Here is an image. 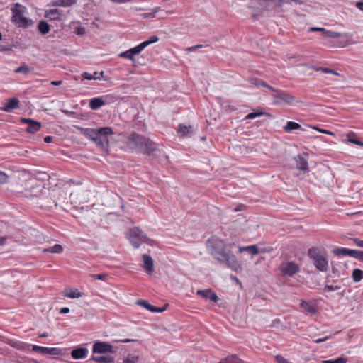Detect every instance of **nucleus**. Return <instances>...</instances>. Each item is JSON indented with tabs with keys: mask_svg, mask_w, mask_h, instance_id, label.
Returning a JSON list of instances; mask_svg holds the SVG:
<instances>
[{
	"mask_svg": "<svg viewBox=\"0 0 363 363\" xmlns=\"http://www.w3.org/2000/svg\"><path fill=\"white\" fill-rule=\"evenodd\" d=\"M211 255L220 264H225L232 270L238 272L242 266L233 254L225 252V245L222 240L212 238L208 240Z\"/></svg>",
	"mask_w": 363,
	"mask_h": 363,
	"instance_id": "obj_1",
	"label": "nucleus"
},
{
	"mask_svg": "<svg viewBox=\"0 0 363 363\" xmlns=\"http://www.w3.org/2000/svg\"><path fill=\"white\" fill-rule=\"evenodd\" d=\"M295 2L298 4H303V0H252L249 4V8L254 15L262 16L265 11H275L281 9L284 4Z\"/></svg>",
	"mask_w": 363,
	"mask_h": 363,
	"instance_id": "obj_2",
	"label": "nucleus"
},
{
	"mask_svg": "<svg viewBox=\"0 0 363 363\" xmlns=\"http://www.w3.org/2000/svg\"><path fill=\"white\" fill-rule=\"evenodd\" d=\"M80 133L94 141L99 147L105 150L109 146L108 135L114 133L111 127H103L97 129L90 128H78Z\"/></svg>",
	"mask_w": 363,
	"mask_h": 363,
	"instance_id": "obj_3",
	"label": "nucleus"
},
{
	"mask_svg": "<svg viewBox=\"0 0 363 363\" xmlns=\"http://www.w3.org/2000/svg\"><path fill=\"white\" fill-rule=\"evenodd\" d=\"M308 257L313 262L317 270L326 272L329 269L328 260L326 252L317 247H311L307 252Z\"/></svg>",
	"mask_w": 363,
	"mask_h": 363,
	"instance_id": "obj_4",
	"label": "nucleus"
},
{
	"mask_svg": "<svg viewBox=\"0 0 363 363\" xmlns=\"http://www.w3.org/2000/svg\"><path fill=\"white\" fill-rule=\"evenodd\" d=\"M26 11V8L19 3L15 4L14 6L11 8L12 21L18 27L26 28L33 23L32 20L28 19L23 16Z\"/></svg>",
	"mask_w": 363,
	"mask_h": 363,
	"instance_id": "obj_5",
	"label": "nucleus"
},
{
	"mask_svg": "<svg viewBox=\"0 0 363 363\" xmlns=\"http://www.w3.org/2000/svg\"><path fill=\"white\" fill-rule=\"evenodd\" d=\"M272 96L274 105L291 104L295 101L294 96L280 89Z\"/></svg>",
	"mask_w": 363,
	"mask_h": 363,
	"instance_id": "obj_6",
	"label": "nucleus"
},
{
	"mask_svg": "<svg viewBox=\"0 0 363 363\" xmlns=\"http://www.w3.org/2000/svg\"><path fill=\"white\" fill-rule=\"evenodd\" d=\"M130 240L135 248H138L143 242H147V237L138 228L130 230Z\"/></svg>",
	"mask_w": 363,
	"mask_h": 363,
	"instance_id": "obj_7",
	"label": "nucleus"
},
{
	"mask_svg": "<svg viewBox=\"0 0 363 363\" xmlns=\"http://www.w3.org/2000/svg\"><path fill=\"white\" fill-rule=\"evenodd\" d=\"M94 354H113L116 352V348L107 342L96 341L92 347Z\"/></svg>",
	"mask_w": 363,
	"mask_h": 363,
	"instance_id": "obj_8",
	"label": "nucleus"
},
{
	"mask_svg": "<svg viewBox=\"0 0 363 363\" xmlns=\"http://www.w3.org/2000/svg\"><path fill=\"white\" fill-rule=\"evenodd\" d=\"M32 350L33 352L40 353L42 354H47L51 356H62L63 355V350L57 347H45L35 345H33Z\"/></svg>",
	"mask_w": 363,
	"mask_h": 363,
	"instance_id": "obj_9",
	"label": "nucleus"
},
{
	"mask_svg": "<svg viewBox=\"0 0 363 363\" xmlns=\"http://www.w3.org/2000/svg\"><path fill=\"white\" fill-rule=\"evenodd\" d=\"M138 150L147 155H150L157 150V145L150 138L145 137V142H143Z\"/></svg>",
	"mask_w": 363,
	"mask_h": 363,
	"instance_id": "obj_10",
	"label": "nucleus"
},
{
	"mask_svg": "<svg viewBox=\"0 0 363 363\" xmlns=\"http://www.w3.org/2000/svg\"><path fill=\"white\" fill-rule=\"evenodd\" d=\"M143 142H145V136L136 133H133L127 138V145L131 149L138 150Z\"/></svg>",
	"mask_w": 363,
	"mask_h": 363,
	"instance_id": "obj_11",
	"label": "nucleus"
},
{
	"mask_svg": "<svg viewBox=\"0 0 363 363\" xmlns=\"http://www.w3.org/2000/svg\"><path fill=\"white\" fill-rule=\"evenodd\" d=\"M300 267L298 264L294 262H287L281 268V274L286 277H292L298 273Z\"/></svg>",
	"mask_w": 363,
	"mask_h": 363,
	"instance_id": "obj_12",
	"label": "nucleus"
},
{
	"mask_svg": "<svg viewBox=\"0 0 363 363\" xmlns=\"http://www.w3.org/2000/svg\"><path fill=\"white\" fill-rule=\"evenodd\" d=\"M307 156L308 155L306 154H299L294 158L296 162V168L303 172L304 173L309 171Z\"/></svg>",
	"mask_w": 363,
	"mask_h": 363,
	"instance_id": "obj_13",
	"label": "nucleus"
},
{
	"mask_svg": "<svg viewBox=\"0 0 363 363\" xmlns=\"http://www.w3.org/2000/svg\"><path fill=\"white\" fill-rule=\"evenodd\" d=\"M21 121L22 123L28 124V127L26 128V130L30 133H35L42 127V124L40 122L35 121L30 118H22Z\"/></svg>",
	"mask_w": 363,
	"mask_h": 363,
	"instance_id": "obj_14",
	"label": "nucleus"
},
{
	"mask_svg": "<svg viewBox=\"0 0 363 363\" xmlns=\"http://www.w3.org/2000/svg\"><path fill=\"white\" fill-rule=\"evenodd\" d=\"M333 253L336 256H349L354 257L357 253V250H351L345 247H336L333 250Z\"/></svg>",
	"mask_w": 363,
	"mask_h": 363,
	"instance_id": "obj_15",
	"label": "nucleus"
},
{
	"mask_svg": "<svg viewBox=\"0 0 363 363\" xmlns=\"http://www.w3.org/2000/svg\"><path fill=\"white\" fill-rule=\"evenodd\" d=\"M196 294L197 295H199L206 299H209L213 302H217L218 300L217 294L211 289L206 290H199L197 291Z\"/></svg>",
	"mask_w": 363,
	"mask_h": 363,
	"instance_id": "obj_16",
	"label": "nucleus"
},
{
	"mask_svg": "<svg viewBox=\"0 0 363 363\" xmlns=\"http://www.w3.org/2000/svg\"><path fill=\"white\" fill-rule=\"evenodd\" d=\"M145 271L148 274H152L154 271V262L152 258L148 255H143Z\"/></svg>",
	"mask_w": 363,
	"mask_h": 363,
	"instance_id": "obj_17",
	"label": "nucleus"
},
{
	"mask_svg": "<svg viewBox=\"0 0 363 363\" xmlns=\"http://www.w3.org/2000/svg\"><path fill=\"white\" fill-rule=\"evenodd\" d=\"M88 354V350L85 347H77L71 352V356L74 359H80L86 357Z\"/></svg>",
	"mask_w": 363,
	"mask_h": 363,
	"instance_id": "obj_18",
	"label": "nucleus"
},
{
	"mask_svg": "<svg viewBox=\"0 0 363 363\" xmlns=\"http://www.w3.org/2000/svg\"><path fill=\"white\" fill-rule=\"evenodd\" d=\"M115 358L110 355L106 356H92L88 361L89 363L91 361H94L97 363H113Z\"/></svg>",
	"mask_w": 363,
	"mask_h": 363,
	"instance_id": "obj_19",
	"label": "nucleus"
},
{
	"mask_svg": "<svg viewBox=\"0 0 363 363\" xmlns=\"http://www.w3.org/2000/svg\"><path fill=\"white\" fill-rule=\"evenodd\" d=\"M106 104V101L101 97H95L89 100V107L91 110H97Z\"/></svg>",
	"mask_w": 363,
	"mask_h": 363,
	"instance_id": "obj_20",
	"label": "nucleus"
},
{
	"mask_svg": "<svg viewBox=\"0 0 363 363\" xmlns=\"http://www.w3.org/2000/svg\"><path fill=\"white\" fill-rule=\"evenodd\" d=\"M238 252L240 253H242L244 252H247L249 254H250L252 256L256 255L259 252L257 246L255 245L245 246V247H240Z\"/></svg>",
	"mask_w": 363,
	"mask_h": 363,
	"instance_id": "obj_21",
	"label": "nucleus"
},
{
	"mask_svg": "<svg viewBox=\"0 0 363 363\" xmlns=\"http://www.w3.org/2000/svg\"><path fill=\"white\" fill-rule=\"evenodd\" d=\"M19 100L17 98L9 99L8 103L4 107V110L10 112L18 106Z\"/></svg>",
	"mask_w": 363,
	"mask_h": 363,
	"instance_id": "obj_22",
	"label": "nucleus"
},
{
	"mask_svg": "<svg viewBox=\"0 0 363 363\" xmlns=\"http://www.w3.org/2000/svg\"><path fill=\"white\" fill-rule=\"evenodd\" d=\"M218 363H245L235 354L229 355L220 359Z\"/></svg>",
	"mask_w": 363,
	"mask_h": 363,
	"instance_id": "obj_23",
	"label": "nucleus"
},
{
	"mask_svg": "<svg viewBox=\"0 0 363 363\" xmlns=\"http://www.w3.org/2000/svg\"><path fill=\"white\" fill-rule=\"evenodd\" d=\"M60 11L56 9H53L47 11L45 13V17L49 18L50 20H57L60 18Z\"/></svg>",
	"mask_w": 363,
	"mask_h": 363,
	"instance_id": "obj_24",
	"label": "nucleus"
},
{
	"mask_svg": "<svg viewBox=\"0 0 363 363\" xmlns=\"http://www.w3.org/2000/svg\"><path fill=\"white\" fill-rule=\"evenodd\" d=\"M77 3V0H56L52 2V5L55 6H71Z\"/></svg>",
	"mask_w": 363,
	"mask_h": 363,
	"instance_id": "obj_25",
	"label": "nucleus"
},
{
	"mask_svg": "<svg viewBox=\"0 0 363 363\" xmlns=\"http://www.w3.org/2000/svg\"><path fill=\"white\" fill-rule=\"evenodd\" d=\"M301 306L305 311H306L307 312H308L311 314H315L318 311L316 307L314 305H313L312 303H311L308 301H302V302L301 303Z\"/></svg>",
	"mask_w": 363,
	"mask_h": 363,
	"instance_id": "obj_26",
	"label": "nucleus"
},
{
	"mask_svg": "<svg viewBox=\"0 0 363 363\" xmlns=\"http://www.w3.org/2000/svg\"><path fill=\"white\" fill-rule=\"evenodd\" d=\"M38 29L41 34L45 35L49 33L50 26L46 21L42 20L38 23Z\"/></svg>",
	"mask_w": 363,
	"mask_h": 363,
	"instance_id": "obj_27",
	"label": "nucleus"
},
{
	"mask_svg": "<svg viewBox=\"0 0 363 363\" xmlns=\"http://www.w3.org/2000/svg\"><path fill=\"white\" fill-rule=\"evenodd\" d=\"M347 140L348 142L363 147V142L359 140L357 136L353 132H350L347 135Z\"/></svg>",
	"mask_w": 363,
	"mask_h": 363,
	"instance_id": "obj_28",
	"label": "nucleus"
},
{
	"mask_svg": "<svg viewBox=\"0 0 363 363\" xmlns=\"http://www.w3.org/2000/svg\"><path fill=\"white\" fill-rule=\"evenodd\" d=\"M192 131V126H186L184 124H179L178 126L177 132L182 136L186 137L189 135V133Z\"/></svg>",
	"mask_w": 363,
	"mask_h": 363,
	"instance_id": "obj_29",
	"label": "nucleus"
},
{
	"mask_svg": "<svg viewBox=\"0 0 363 363\" xmlns=\"http://www.w3.org/2000/svg\"><path fill=\"white\" fill-rule=\"evenodd\" d=\"M301 125L294 121L287 122L286 125L284 127L286 132L290 133L292 130H298L301 128Z\"/></svg>",
	"mask_w": 363,
	"mask_h": 363,
	"instance_id": "obj_30",
	"label": "nucleus"
},
{
	"mask_svg": "<svg viewBox=\"0 0 363 363\" xmlns=\"http://www.w3.org/2000/svg\"><path fill=\"white\" fill-rule=\"evenodd\" d=\"M63 251V247L61 245L55 244L52 247H50L43 250V252H50V253H61Z\"/></svg>",
	"mask_w": 363,
	"mask_h": 363,
	"instance_id": "obj_31",
	"label": "nucleus"
},
{
	"mask_svg": "<svg viewBox=\"0 0 363 363\" xmlns=\"http://www.w3.org/2000/svg\"><path fill=\"white\" fill-rule=\"evenodd\" d=\"M14 72L15 73L27 75L30 72V69L25 62H23L19 67L15 69Z\"/></svg>",
	"mask_w": 363,
	"mask_h": 363,
	"instance_id": "obj_32",
	"label": "nucleus"
},
{
	"mask_svg": "<svg viewBox=\"0 0 363 363\" xmlns=\"http://www.w3.org/2000/svg\"><path fill=\"white\" fill-rule=\"evenodd\" d=\"M352 277L354 282H359L363 279V271L359 269H354Z\"/></svg>",
	"mask_w": 363,
	"mask_h": 363,
	"instance_id": "obj_33",
	"label": "nucleus"
},
{
	"mask_svg": "<svg viewBox=\"0 0 363 363\" xmlns=\"http://www.w3.org/2000/svg\"><path fill=\"white\" fill-rule=\"evenodd\" d=\"M250 83L257 87L267 86V82L261 79L252 78L250 79Z\"/></svg>",
	"mask_w": 363,
	"mask_h": 363,
	"instance_id": "obj_34",
	"label": "nucleus"
},
{
	"mask_svg": "<svg viewBox=\"0 0 363 363\" xmlns=\"http://www.w3.org/2000/svg\"><path fill=\"white\" fill-rule=\"evenodd\" d=\"M145 48V44H143V43H141L138 45L129 49V50L132 56L134 57V55L139 54Z\"/></svg>",
	"mask_w": 363,
	"mask_h": 363,
	"instance_id": "obj_35",
	"label": "nucleus"
},
{
	"mask_svg": "<svg viewBox=\"0 0 363 363\" xmlns=\"http://www.w3.org/2000/svg\"><path fill=\"white\" fill-rule=\"evenodd\" d=\"M344 35H347V34L341 33H338V32H334V31L328 30L324 35L325 37L330 38H340V37H342Z\"/></svg>",
	"mask_w": 363,
	"mask_h": 363,
	"instance_id": "obj_36",
	"label": "nucleus"
},
{
	"mask_svg": "<svg viewBox=\"0 0 363 363\" xmlns=\"http://www.w3.org/2000/svg\"><path fill=\"white\" fill-rule=\"evenodd\" d=\"M97 74H98L97 72H94L93 74L89 72H84L82 74V76L83 79H88V80L100 79V77L96 76Z\"/></svg>",
	"mask_w": 363,
	"mask_h": 363,
	"instance_id": "obj_37",
	"label": "nucleus"
},
{
	"mask_svg": "<svg viewBox=\"0 0 363 363\" xmlns=\"http://www.w3.org/2000/svg\"><path fill=\"white\" fill-rule=\"evenodd\" d=\"M65 296L70 298H79L82 296V293L79 292L78 289H74L66 293Z\"/></svg>",
	"mask_w": 363,
	"mask_h": 363,
	"instance_id": "obj_38",
	"label": "nucleus"
},
{
	"mask_svg": "<svg viewBox=\"0 0 363 363\" xmlns=\"http://www.w3.org/2000/svg\"><path fill=\"white\" fill-rule=\"evenodd\" d=\"M138 304L139 306H141L143 307H144L145 308H146L147 310L152 312L153 311V308H154V306L150 304L147 301H144V300H139L138 301Z\"/></svg>",
	"mask_w": 363,
	"mask_h": 363,
	"instance_id": "obj_39",
	"label": "nucleus"
},
{
	"mask_svg": "<svg viewBox=\"0 0 363 363\" xmlns=\"http://www.w3.org/2000/svg\"><path fill=\"white\" fill-rule=\"evenodd\" d=\"M265 114H266V113H264L263 111L252 112V113H250L249 114H247L245 116V119H246V120L247 119H253V118H255L256 117L262 116Z\"/></svg>",
	"mask_w": 363,
	"mask_h": 363,
	"instance_id": "obj_40",
	"label": "nucleus"
},
{
	"mask_svg": "<svg viewBox=\"0 0 363 363\" xmlns=\"http://www.w3.org/2000/svg\"><path fill=\"white\" fill-rule=\"evenodd\" d=\"M159 40L158 37L157 35H152L148 40H145L143 43V44H145V47L146 48L149 45L157 42Z\"/></svg>",
	"mask_w": 363,
	"mask_h": 363,
	"instance_id": "obj_41",
	"label": "nucleus"
},
{
	"mask_svg": "<svg viewBox=\"0 0 363 363\" xmlns=\"http://www.w3.org/2000/svg\"><path fill=\"white\" fill-rule=\"evenodd\" d=\"M318 70H320L322 72L325 73V74H332L337 75V76H340V75L336 71H335L333 69H329V68H327V67H320Z\"/></svg>",
	"mask_w": 363,
	"mask_h": 363,
	"instance_id": "obj_42",
	"label": "nucleus"
},
{
	"mask_svg": "<svg viewBox=\"0 0 363 363\" xmlns=\"http://www.w3.org/2000/svg\"><path fill=\"white\" fill-rule=\"evenodd\" d=\"M119 57L127 58L130 60L132 62L135 61V57L132 56L131 53L130 52V50H128L125 52H121L119 54Z\"/></svg>",
	"mask_w": 363,
	"mask_h": 363,
	"instance_id": "obj_43",
	"label": "nucleus"
},
{
	"mask_svg": "<svg viewBox=\"0 0 363 363\" xmlns=\"http://www.w3.org/2000/svg\"><path fill=\"white\" fill-rule=\"evenodd\" d=\"M138 356H128L126 359L123 360V363H138Z\"/></svg>",
	"mask_w": 363,
	"mask_h": 363,
	"instance_id": "obj_44",
	"label": "nucleus"
},
{
	"mask_svg": "<svg viewBox=\"0 0 363 363\" xmlns=\"http://www.w3.org/2000/svg\"><path fill=\"white\" fill-rule=\"evenodd\" d=\"M347 359L344 357H338L335 359H329L323 361V363H346Z\"/></svg>",
	"mask_w": 363,
	"mask_h": 363,
	"instance_id": "obj_45",
	"label": "nucleus"
},
{
	"mask_svg": "<svg viewBox=\"0 0 363 363\" xmlns=\"http://www.w3.org/2000/svg\"><path fill=\"white\" fill-rule=\"evenodd\" d=\"M340 289V286H337V285H325L323 290L325 292H328V291H336V290H338Z\"/></svg>",
	"mask_w": 363,
	"mask_h": 363,
	"instance_id": "obj_46",
	"label": "nucleus"
},
{
	"mask_svg": "<svg viewBox=\"0 0 363 363\" xmlns=\"http://www.w3.org/2000/svg\"><path fill=\"white\" fill-rule=\"evenodd\" d=\"M107 277H108V274H105V273L91 275V277L94 280H105Z\"/></svg>",
	"mask_w": 363,
	"mask_h": 363,
	"instance_id": "obj_47",
	"label": "nucleus"
},
{
	"mask_svg": "<svg viewBox=\"0 0 363 363\" xmlns=\"http://www.w3.org/2000/svg\"><path fill=\"white\" fill-rule=\"evenodd\" d=\"M206 46L207 45L199 44V45H194V46H191V47L187 48L186 49V51L188 52H194V51H196L199 48H204V47H206Z\"/></svg>",
	"mask_w": 363,
	"mask_h": 363,
	"instance_id": "obj_48",
	"label": "nucleus"
},
{
	"mask_svg": "<svg viewBox=\"0 0 363 363\" xmlns=\"http://www.w3.org/2000/svg\"><path fill=\"white\" fill-rule=\"evenodd\" d=\"M8 176L4 172L0 171V184L7 182Z\"/></svg>",
	"mask_w": 363,
	"mask_h": 363,
	"instance_id": "obj_49",
	"label": "nucleus"
},
{
	"mask_svg": "<svg viewBox=\"0 0 363 363\" xmlns=\"http://www.w3.org/2000/svg\"><path fill=\"white\" fill-rule=\"evenodd\" d=\"M113 342H123V343H128V342H139L138 340L135 339H122V340H113Z\"/></svg>",
	"mask_w": 363,
	"mask_h": 363,
	"instance_id": "obj_50",
	"label": "nucleus"
},
{
	"mask_svg": "<svg viewBox=\"0 0 363 363\" xmlns=\"http://www.w3.org/2000/svg\"><path fill=\"white\" fill-rule=\"evenodd\" d=\"M167 308V305H165L163 307H156V306H154L152 313H162L164 311H166Z\"/></svg>",
	"mask_w": 363,
	"mask_h": 363,
	"instance_id": "obj_51",
	"label": "nucleus"
},
{
	"mask_svg": "<svg viewBox=\"0 0 363 363\" xmlns=\"http://www.w3.org/2000/svg\"><path fill=\"white\" fill-rule=\"evenodd\" d=\"M354 258H356L357 259L363 262V251L357 250V253L354 255Z\"/></svg>",
	"mask_w": 363,
	"mask_h": 363,
	"instance_id": "obj_52",
	"label": "nucleus"
},
{
	"mask_svg": "<svg viewBox=\"0 0 363 363\" xmlns=\"http://www.w3.org/2000/svg\"><path fill=\"white\" fill-rule=\"evenodd\" d=\"M75 33L79 35H83L86 33V29L84 27H77L76 28Z\"/></svg>",
	"mask_w": 363,
	"mask_h": 363,
	"instance_id": "obj_53",
	"label": "nucleus"
},
{
	"mask_svg": "<svg viewBox=\"0 0 363 363\" xmlns=\"http://www.w3.org/2000/svg\"><path fill=\"white\" fill-rule=\"evenodd\" d=\"M141 18L143 19L155 18V13L150 12V13H143V14H141Z\"/></svg>",
	"mask_w": 363,
	"mask_h": 363,
	"instance_id": "obj_54",
	"label": "nucleus"
},
{
	"mask_svg": "<svg viewBox=\"0 0 363 363\" xmlns=\"http://www.w3.org/2000/svg\"><path fill=\"white\" fill-rule=\"evenodd\" d=\"M275 359L278 363H289L287 359L283 357L281 355L275 356Z\"/></svg>",
	"mask_w": 363,
	"mask_h": 363,
	"instance_id": "obj_55",
	"label": "nucleus"
},
{
	"mask_svg": "<svg viewBox=\"0 0 363 363\" xmlns=\"http://www.w3.org/2000/svg\"><path fill=\"white\" fill-rule=\"evenodd\" d=\"M353 242L355 245L360 247H363V240H361L358 238H353Z\"/></svg>",
	"mask_w": 363,
	"mask_h": 363,
	"instance_id": "obj_56",
	"label": "nucleus"
},
{
	"mask_svg": "<svg viewBox=\"0 0 363 363\" xmlns=\"http://www.w3.org/2000/svg\"><path fill=\"white\" fill-rule=\"evenodd\" d=\"M311 30L321 32L323 35H325V32L327 31V30L323 28H315V27L311 28Z\"/></svg>",
	"mask_w": 363,
	"mask_h": 363,
	"instance_id": "obj_57",
	"label": "nucleus"
},
{
	"mask_svg": "<svg viewBox=\"0 0 363 363\" xmlns=\"http://www.w3.org/2000/svg\"><path fill=\"white\" fill-rule=\"evenodd\" d=\"M264 87L268 89L271 91H272L273 94L277 93V91H278L279 90V89H275L273 86L269 85L267 83V86H264Z\"/></svg>",
	"mask_w": 363,
	"mask_h": 363,
	"instance_id": "obj_58",
	"label": "nucleus"
},
{
	"mask_svg": "<svg viewBox=\"0 0 363 363\" xmlns=\"http://www.w3.org/2000/svg\"><path fill=\"white\" fill-rule=\"evenodd\" d=\"M357 8H358L360 11H363V1H357L355 4Z\"/></svg>",
	"mask_w": 363,
	"mask_h": 363,
	"instance_id": "obj_59",
	"label": "nucleus"
},
{
	"mask_svg": "<svg viewBox=\"0 0 363 363\" xmlns=\"http://www.w3.org/2000/svg\"><path fill=\"white\" fill-rule=\"evenodd\" d=\"M69 312V308L67 307L62 308L60 311V313L62 314L68 313Z\"/></svg>",
	"mask_w": 363,
	"mask_h": 363,
	"instance_id": "obj_60",
	"label": "nucleus"
},
{
	"mask_svg": "<svg viewBox=\"0 0 363 363\" xmlns=\"http://www.w3.org/2000/svg\"><path fill=\"white\" fill-rule=\"evenodd\" d=\"M52 140H53V138L52 136H50V135H48V136L44 138V142L47 143H49L52 142Z\"/></svg>",
	"mask_w": 363,
	"mask_h": 363,
	"instance_id": "obj_61",
	"label": "nucleus"
},
{
	"mask_svg": "<svg viewBox=\"0 0 363 363\" xmlns=\"http://www.w3.org/2000/svg\"><path fill=\"white\" fill-rule=\"evenodd\" d=\"M113 2L118 3V4H123V3H127L130 2L132 0H111Z\"/></svg>",
	"mask_w": 363,
	"mask_h": 363,
	"instance_id": "obj_62",
	"label": "nucleus"
},
{
	"mask_svg": "<svg viewBox=\"0 0 363 363\" xmlns=\"http://www.w3.org/2000/svg\"><path fill=\"white\" fill-rule=\"evenodd\" d=\"M328 339V337H325L324 338L317 339V340H314V342L315 343H320V342H323L327 340Z\"/></svg>",
	"mask_w": 363,
	"mask_h": 363,
	"instance_id": "obj_63",
	"label": "nucleus"
},
{
	"mask_svg": "<svg viewBox=\"0 0 363 363\" xmlns=\"http://www.w3.org/2000/svg\"><path fill=\"white\" fill-rule=\"evenodd\" d=\"M62 82L60 81H60H52L51 82V84L54 85V86H59V85H60L62 84Z\"/></svg>",
	"mask_w": 363,
	"mask_h": 363,
	"instance_id": "obj_64",
	"label": "nucleus"
}]
</instances>
